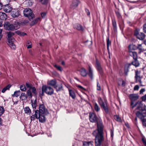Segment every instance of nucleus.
<instances>
[{
	"instance_id": "3c124183",
	"label": "nucleus",
	"mask_w": 146,
	"mask_h": 146,
	"mask_svg": "<svg viewBox=\"0 0 146 146\" xmlns=\"http://www.w3.org/2000/svg\"><path fill=\"white\" fill-rule=\"evenodd\" d=\"M142 120L143 125L145 127H146V119H143Z\"/></svg>"
},
{
	"instance_id": "e433bc0d",
	"label": "nucleus",
	"mask_w": 146,
	"mask_h": 146,
	"mask_svg": "<svg viewBox=\"0 0 146 146\" xmlns=\"http://www.w3.org/2000/svg\"><path fill=\"white\" fill-rule=\"evenodd\" d=\"M27 96L29 98H31L33 96V95L31 91L30 90H28L27 92Z\"/></svg>"
},
{
	"instance_id": "69168bd1",
	"label": "nucleus",
	"mask_w": 146,
	"mask_h": 146,
	"mask_svg": "<svg viewBox=\"0 0 146 146\" xmlns=\"http://www.w3.org/2000/svg\"><path fill=\"white\" fill-rule=\"evenodd\" d=\"M27 47L28 48H31L32 47V44H31L27 45Z\"/></svg>"
},
{
	"instance_id": "f03ea898",
	"label": "nucleus",
	"mask_w": 146,
	"mask_h": 146,
	"mask_svg": "<svg viewBox=\"0 0 146 146\" xmlns=\"http://www.w3.org/2000/svg\"><path fill=\"white\" fill-rule=\"evenodd\" d=\"M145 104H143L141 101H138L135 103L132 102L131 104V108L133 109L134 107H135L134 111V112L145 109Z\"/></svg>"
},
{
	"instance_id": "5701e85b",
	"label": "nucleus",
	"mask_w": 146,
	"mask_h": 146,
	"mask_svg": "<svg viewBox=\"0 0 146 146\" xmlns=\"http://www.w3.org/2000/svg\"><path fill=\"white\" fill-rule=\"evenodd\" d=\"M145 35L144 33H141L137 35V38L140 40H143L145 38Z\"/></svg>"
},
{
	"instance_id": "e2e57ef3",
	"label": "nucleus",
	"mask_w": 146,
	"mask_h": 146,
	"mask_svg": "<svg viewBox=\"0 0 146 146\" xmlns=\"http://www.w3.org/2000/svg\"><path fill=\"white\" fill-rule=\"evenodd\" d=\"M128 69H125L124 73H125V74L126 75H127V72H128Z\"/></svg>"
},
{
	"instance_id": "f704fd0d",
	"label": "nucleus",
	"mask_w": 146,
	"mask_h": 146,
	"mask_svg": "<svg viewBox=\"0 0 146 146\" xmlns=\"http://www.w3.org/2000/svg\"><path fill=\"white\" fill-rule=\"evenodd\" d=\"M41 20L40 18H37L34 20L31 23V25H33L36 24L37 22L38 21H40Z\"/></svg>"
},
{
	"instance_id": "bb28decb",
	"label": "nucleus",
	"mask_w": 146,
	"mask_h": 146,
	"mask_svg": "<svg viewBox=\"0 0 146 146\" xmlns=\"http://www.w3.org/2000/svg\"><path fill=\"white\" fill-rule=\"evenodd\" d=\"M20 98L22 100H26L27 98V95L24 93H22L20 96Z\"/></svg>"
},
{
	"instance_id": "603ef678",
	"label": "nucleus",
	"mask_w": 146,
	"mask_h": 146,
	"mask_svg": "<svg viewBox=\"0 0 146 146\" xmlns=\"http://www.w3.org/2000/svg\"><path fill=\"white\" fill-rule=\"evenodd\" d=\"M97 89L98 90H101L100 86L98 82H97Z\"/></svg>"
},
{
	"instance_id": "13d9d810",
	"label": "nucleus",
	"mask_w": 146,
	"mask_h": 146,
	"mask_svg": "<svg viewBox=\"0 0 146 146\" xmlns=\"http://www.w3.org/2000/svg\"><path fill=\"white\" fill-rule=\"evenodd\" d=\"M142 100L143 101L146 100V94L142 97Z\"/></svg>"
},
{
	"instance_id": "c03bdc74",
	"label": "nucleus",
	"mask_w": 146,
	"mask_h": 146,
	"mask_svg": "<svg viewBox=\"0 0 146 146\" xmlns=\"http://www.w3.org/2000/svg\"><path fill=\"white\" fill-rule=\"evenodd\" d=\"M140 72L136 70L135 72V78L140 77Z\"/></svg>"
},
{
	"instance_id": "8fccbe9b",
	"label": "nucleus",
	"mask_w": 146,
	"mask_h": 146,
	"mask_svg": "<svg viewBox=\"0 0 146 146\" xmlns=\"http://www.w3.org/2000/svg\"><path fill=\"white\" fill-rule=\"evenodd\" d=\"M26 86L28 88H29L30 89H31L32 88V85L29 84L28 82L26 83Z\"/></svg>"
},
{
	"instance_id": "6e6552de",
	"label": "nucleus",
	"mask_w": 146,
	"mask_h": 146,
	"mask_svg": "<svg viewBox=\"0 0 146 146\" xmlns=\"http://www.w3.org/2000/svg\"><path fill=\"white\" fill-rule=\"evenodd\" d=\"M4 27L6 30L9 31L16 30L19 28L18 27H15L13 24L9 22H7L5 23L4 25Z\"/></svg>"
},
{
	"instance_id": "393cba45",
	"label": "nucleus",
	"mask_w": 146,
	"mask_h": 146,
	"mask_svg": "<svg viewBox=\"0 0 146 146\" xmlns=\"http://www.w3.org/2000/svg\"><path fill=\"white\" fill-rule=\"evenodd\" d=\"M132 64L135 67H138L140 65V63L137 59H134V60L132 62Z\"/></svg>"
},
{
	"instance_id": "72a5a7b5",
	"label": "nucleus",
	"mask_w": 146,
	"mask_h": 146,
	"mask_svg": "<svg viewBox=\"0 0 146 146\" xmlns=\"http://www.w3.org/2000/svg\"><path fill=\"white\" fill-rule=\"evenodd\" d=\"M92 142L84 141L83 142V146H89L92 145Z\"/></svg>"
},
{
	"instance_id": "7ed1b4c3",
	"label": "nucleus",
	"mask_w": 146,
	"mask_h": 146,
	"mask_svg": "<svg viewBox=\"0 0 146 146\" xmlns=\"http://www.w3.org/2000/svg\"><path fill=\"white\" fill-rule=\"evenodd\" d=\"M31 121H34L36 119H38L40 122L43 123L45 121V118L43 116L40 115L38 110L35 111V113L30 117Z\"/></svg>"
},
{
	"instance_id": "aec40b11",
	"label": "nucleus",
	"mask_w": 146,
	"mask_h": 146,
	"mask_svg": "<svg viewBox=\"0 0 146 146\" xmlns=\"http://www.w3.org/2000/svg\"><path fill=\"white\" fill-rule=\"evenodd\" d=\"M54 88L56 89V91L57 92L61 91L63 90V86L62 85H58L55 86Z\"/></svg>"
},
{
	"instance_id": "2f4dec72",
	"label": "nucleus",
	"mask_w": 146,
	"mask_h": 146,
	"mask_svg": "<svg viewBox=\"0 0 146 146\" xmlns=\"http://www.w3.org/2000/svg\"><path fill=\"white\" fill-rule=\"evenodd\" d=\"M16 34L18 35L21 36H24L27 35L26 33L23 32H21L19 31H17L15 32Z\"/></svg>"
},
{
	"instance_id": "de8ad7c7",
	"label": "nucleus",
	"mask_w": 146,
	"mask_h": 146,
	"mask_svg": "<svg viewBox=\"0 0 146 146\" xmlns=\"http://www.w3.org/2000/svg\"><path fill=\"white\" fill-rule=\"evenodd\" d=\"M42 4H46L48 2V0H38Z\"/></svg>"
},
{
	"instance_id": "052dcab7",
	"label": "nucleus",
	"mask_w": 146,
	"mask_h": 146,
	"mask_svg": "<svg viewBox=\"0 0 146 146\" xmlns=\"http://www.w3.org/2000/svg\"><path fill=\"white\" fill-rule=\"evenodd\" d=\"M3 30H0V40L1 39L2 36V32Z\"/></svg>"
},
{
	"instance_id": "423d86ee",
	"label": "nucleus",
	"mask_w": 146,
	"mask_h": 146,
	"mask_svg": "<svg viewBox=\"0 0 146 146\" xmlns=\"http://www.w3.org/2000/svg\"><path fill=\"white\" fill-rule=\"evenodd\" d=\"M98 101L99 104L102 108L106 113L108 112V110L105 99L101 98L100 97H98Z\"/></svg>"
},
{
	"instance_id": "9d476101",
	"label": "nucleus",
	"mask_w": 146,
	"mask_h": 146,
	"mask_svg": "<svg viewBox=\"0 0 146 146\" xmlns=\"http://www.w3.org/2000/svg\"><path fill=\"white\" fill-rule=\"evenodd\" d=\"M96 67L97 70L101 75L102 74L103 71L102 68L101 66L100 62L97 59H96Z\"/></svg>"
},
{
	"instance_id": "c85d7f7f",
	"label": "nucleus",
	"mask_w": 146,
	"mask_h": 146,
	"mask_svg": "<svg viewBox=\"0 0 146 146\" xmlns=\"http://www.w3.org/2000/svg\"><path fill=\"white\" fill-rule=\"evenodd\" d=\"M25 113L28 115L30 114L31 113V111L29 107H27L24 108Z\"/></svg>"
},
{
	"instance_id": "f8f14e48",
	"label": "nucleus",
	"mask_w": 146,
	"mask_h": 146,
	"mask_svg": "<svg viewBox=\"0 0 146 146\" xmlns=\"http://www.w3.org/2000/svg\"><path fill=\"white\" fill-rule=\"evenodd\" d=\"M129 98L131 102L134 103V101L137 100L139 98L137 94H131L129 95Z\"/></svg>"
},
{
	"instance_id": "774afa93",
	"label": "nucleus",
	"mask_w": 146,
	"mask_h": 146,
	"mask_svg": "<svg viewBox=\"0 0 146 146\" xmlns=\"http://www.w3.org/2000/svg\"><path fill=\"white\" fill-rule=\"evenodd\" d=\"M125 82L123 80H122V85L123 86H125Z\"/></svg>"
},
{
	"instance_id": "4468645a",
	"label": "nucleus",
	"mask_w": 146,
	"mask_h": 146,
	"mask_svg": "<svg viewBox=\"0 0 146 146\" xmlns=\"http://www.w3.org/2000/svg\"><path fill=\"white\" fill-rule=\"evenodd\" d=\"M3 11L6 13H9L12 10V7L10 6V5L8 4L5 5L3 7Z\"/></svg>"
},
{
	"instance_id": "a18cd8bd",
	"label": "nucleus",
	"mask_w": 146,
	"mask_h": 146,
	"mask_svg": "<svg viewBox=\"0 0 146 146\" xmlns=\"http://www.w3.org/2000/svg\"><path fill=\"white\" fill-rule=\"evenodd\" d=\"M111 42L109 40V38H108L107 41V46L108 49L109 45L111 44Z\"/></svg>"
},
{
	"instance_id": "c756f323",
	"label": "nucleus",
	"mask_w": 146,
	"mask_h": 146,
	"mask_svg": "<svg viewBox=\"0 0 146 146\" xmlns=\"http://www.w3.org/2000/svg\"><path fill=\"white\" fill-rule=\"evenodd\" d=\"M130 51L132 50H135L137 49V46L135 45L131 44L129 45L128 47Z\"/></svg>"
},
{
	"instance_id": "0e129e2a",
	"label": "nucleus",
	"mask_w": 146,
	"mask_h": 146,
	"mask_svg": "<svg viewBox=\"0 0 146 146\" xmlns=\"http://www.w3.org/2000/svg\"><path fill=\"white\" fill-rule=\"evenodd\" d=\"M77 86V87H78V88L82 89V90H84V88L83 87H82V86H81L80 85H78Z\"/></svg>"
},
{
	"instance_id": "338daca9",
	"label": "nucleus",
	"mask_w": 146,
	"mask_h": 146,
	"mask_svg": "<svg viewBox=\"0 0 146 146\" xmlns=\"http://www.w3.org/2000/svg\"><path fill=\"white\" fill-rule=\"evenodd\" d=\"M142 141L145 145H146V141L143 138L142 139Z\"/></svg>"
},
{
	"instance_id": "4be33fe9",
	"label": "nucleus",
	"mask_w": 146,
	"mask_h": 146,
	"mask_svg": "<svg viewBox=\"0 0 146 146\" xmlns=\"http://www.w3.org/2000/svg\"><path fill=\"white\" fill-rule=\"evenodd\" d=\"M129 55L132 56L134 59H136L137 58V53L135 52L130 51Z\"/></svg>"
},
{
	"instance_id": "ddd939ff",
	"label": "nucleus",
	"mask_w": 146,
	"mask_h": 146,
	"mask_svg": "<svg viewBox=\"0 0 146 146\" xmlns=\"http://www.w3.org/2000/svg\"><path fill=\"white\" fill-rule=\"evenodd\" d=\"M79 3V1L78 0H74L72 1L70 7L71 9H74L78 6Z\"/></svg>"
},
{
	"instance_id": "0eeeda50",
	"label": "nucleus",
	"mask_w": 146,
	"mask_h": 146,
	"mask_svg": "<svg viewBox=\"0 0 146 146\" xmlns=\"http://www.w3.org/2000/svg\"><path fill=\"white\" fill-rule=\"evenodd\" d=\"M23 13L24 16L28 17L30 20L33 19L34 17L32 11L29 8L25 9L23 11Z\"/></svg>"
},
{
	"instance_id": "5fc2aeb1",
	"label": "nucleus",
	"mask_w": 146,
	"mask_h": 146,
	"mask_svg": "<svg viewBox=\"0 0 146 146\" xmlns=\"http://www.w3.org/2000/svg\"><path fill=\"white\" fill-rule=\"evenodd\" d=\"M139 88V87L138 85H136L135 86L134 88V90H138Z\"/></svg>"
},
{
	"instance_id": "680f3d73",
	"label": "nucleus",
	"mask_w": 146,
	"mask_h": 146,
	"mask_svg": "<svg viewBox=\"0 0 146 146\" xmlns=\"http://www.w3.org/2000/svg\"><path fill=\"white\" fill-rule=\"evenodd\" d=\"M86 11L88 15H90V13L88 9H86Z\"/></svg>"
},
{
	"instance_id": "a19ab883",
	"label": "nucleus",
	"mask_w": 146,
	"mask_h": 146,
	"mask_svg": "<svg viewBox=\"0 0 146 146\" xmlns=\"http://www.w3.org/2000/svg\"><path fill=\"white\" fill-rule=\"evenodd\" d=\"M20 90L22 91H25L27 89L25 85H22L20 86Z\"/></svg>"
},
{
	"instance_id": "6e6d98bb",
	"label": "nucleus",
	"mask_w": 146,
	"mask_h": 146,
	"mask_svg": "<svg viewBox=\"0 0 146 146\" xmlns=\"http://www.w3.org/2000/svg\"><path fill=\"white\" fill-rule=\"evenodd\" d=\"M145 91V88L141 89L139 91V93L140 94H143V93Z\"/></svg>"
},
{
	"instance_id": "4c0bfd02",
	"label": "nucleus",
	"mask_w": 146,
	"mask_h": 146,
	"mask_svg": "<svg viewBox=\"0 0 146 146\" xmlns=\"http://www.w3.org/2000/svg\"><path fill=\"white\" fill-rule=\"evenodd\" d=\"M114 118L118 122H121V117L117 115L114 116Z\"/></svg>"
},
{
	"instance_id": "412c9836",
	"label": "nucleus",
	"mask_w": 146,
	"mask_h": 146,
	"mask_svg": "<svg viewBox=\"0 0 146 146\" xmlns=\"http://www.w3.org/2000/svg\"><path fill=\"white\" fill-rule=\"evenodd\" d=\"M14 40H12L11 41L9 40V41H8V44L11 48L13 49H15L16 48V46L13 42Z\"/></svg>"
},
{
	"instance_id": "cd10ccee",
	"label": "nucleus",
	"mask_w": 146,
	"mask_h": 146,
	"mask_svg": "<svg viewBox=\"0 0 146 146\" xmlns=\"http://www.w3.org/2000/svg\"><path fill=\"white\" fill-rule=\"evenodd\" d=\"M70 95L73 99H75L76 97L75 93L74 91L68 89Z\"/></svg>"
},
{
	"instance_id": "a211bd4d",
	"label": "nucleus",
	"mask_w": 146,
	"mask_h": 146,
	"mask_svg": "<svg viewBox=\"0 0 146 146\" xmlns=\"http://www.w3.org/2000/svg\"><path fill=\"white\" fill-rule=\"evenodd\" d=\"M74 28L78 30L83 31V28L80 25L77 23L73 25Z\"/></svg>"
},
{
	"instance_id": "37998d69",
	"label": "nucleus",
	"mask_w": 146,
	"mask_h": 146,
	"mask_svg": "<svg viewBox=\"0 0 146 146\" xmlns=\"http://www.w3.org/2000/svg\"><path fill=\"white\" fill-rule=\"evenodd\" d=\"M4 109L3 106H0V116L1 115L4 113Z\"/></svg>"
},
{
	"instance_id": "f257e3e1",
	"label": "nucleus",
	"mask_w": 146,
	"mask_h": 146,
	"mask_svg": "<svg viewBox=\"0 0 146 146\" xmlns=\"http://www.w3.org/2000/svg\"><path fill=\"white\" fill-rule=\"evenodd\" d=\"M89 119L90 122L97 123L98 129L94 131L93 133V134L95 137L96 146H100L103 141L104 137L103 135V129L102 127H99L98 121H99L101 124H102V121L101 119L98 118L95 114L92 113H90Z\"/></svg>"
},
{
	"instance_id": "f3484780",
	"label": "nucleus",
	"mask_w": 146,
	"mask_h": 146,
	"mask_svg": "<svg viewBox=\"0 0 146 146\" xmlns=\"http://www.w3.org/2000/svg\"><path fill=\"white\" fill-rule=\"evenodd\" d=\"M7 36L8 37V41L9 40H14L12 39V36L15 34V33L11 31L8 32L7 33Z\"/></svg>"
},
{
	"instance_id": "a878e982",
	"label": "nucleus",
	"mask_w": 146,
	"mask_h": 146,
	"mask_svg": "<svg viewBox=\"0 0 146 146\" xmlns=\"http://www.w3.org/2000/svg\"><path fill=\"white\" fill-rule=\"evenodd\" d=\"M31 102L33 108L36 109L37 105L36 100L35 99V100H31Z\"/></svg>"
},
{
	"instance_id": "2eb2a0df",
	"label": "nucleus",
	"mask_w": 146,
	"mask_h": 146,
	"mask_svg": "<svg viewBox=\"0 0 146 146\" xmlns=\"http://www.w3.org/2000/svg\"><path fill=\"white\" fill-rule=\"evenodd\" d=\"M88 74L91 79L93 80L94 77L93 71L92 68L90 66H89L88 72Z\"/></svg>"
},
{
	"instance_id": "09e8293b",
	"label": "nucleus",
	"mask_w": 146,
	"mask_h": 146,
	"mask_svg": "<svg viewBox=\"0 0 146 146\" xmlns=\"http://www.w3.org/2000/svg\"><path fill=\"white\" fill-rule=\"evenodd\" d=\"M31 89H32V92L35 94V95L36 94V89L35 87H33Z\"/></svg>"
},
{
	"instance_id": "ea45409f",
	"label": "nucleus",
	"mask_w": 146,
	"mask_h": 146,
	"mask_svg": "<svg viewBox=\"0 0 146 146\" xmlns=\"http://www.w3.org/2000/svg\"><path fill=\"white\" fill-rule=\"evenodd\" d=\"M137 49H138L139 52L140 53L143 51L141 44H138L137 46Z\"/></svg>"
},
{
	"instance_id": "20e7f679",
	"label": "nucleus",
	"mask_w": 146,
	"mask_h": 146,
	"mask_svg": "<svg viewBox=\"0 0 146 146\" xmlns=\"http://www.w3.org/2000/svg\"><path fill=\"white\" fill-rule=\"evenodd\" d=\"M39 110H38L40 115L45 117V115L48 114L47 109L46 108L44 104H41L39 105Z\"/></svg>"
},
{
	"instance_id": "bf43d9fd",
	"label": "nucleus",
	"mask_w": 146,
	"mask_h": 146,
	"mask_svg": "<svg viewBox=\"0 0 146 146\" xmlns=\"http://www.w3.org/2000/svg\"><path fill=\"white\" fill-rule=\"evenodd\" d=\"M116 14L117 17L119 18H121V15L120 13L118 12H116Z\"/></svg>"
},
{
	"instance_id": "39448f33",
	"label": "nucleus",
	"mask_w": 146,
	"mask_h": 146,
	"mask_svg": "<svg viewBox=\"0 0 146 146\" xmlns=\"http://www.w3.org/2000/svg\"><path fill=\"white\" fill-rule=\"evenodd\" d=\"M42 95L45 92L48 95H51L54 93L53 89L49 86H47L46 85L42 86Z\"/></svg>"
},
{
	"instance_id": "473e14b6",
	"label": "nucleus",
	"mask_w": 146,
	"mask_h": 146,
	"mask_svg": "<svg viewBox=\"0 0 146 146\" xmlns=\"http://www.w3.org/2000/svg\"><path fill=\"white\" fill-rule=\"evenodd\" d=\"M11 87V85L10 84L8 85L2 89L1 92L4 93L7 90H9Z\"/></svg>"
},
{
	"instance_id": "b1692460",
	"label": "nucleus",
	"mask_w": 146,
	"mask_h": 146,
	"mask_svg": "<svg viewBox=\"0 0 146 146\" xmlns=\"http://www.w3.org/2000/svg\"><path fill=\"white\" fill-rule=\"evenodd\" d=\"M48 85L52 86H55L56 84V82L55 80H52L48 82Z\"/></svg>"
},
{
	"instance_id": "7c9ffc66",
	"label": "nucleus",
	"mask_w": 146,
	"mask_h": 146,
	"mask_svg": "<svg viewBox=\"0 0 146 146\" xmlns=\"http://www.w3.org/2000/svg\"><path fill=\"white\" fill-rule=\"evenodd\" d=\"M136 80V82L139 83L140 86H143V85L142 84V82L141 81L140 77L135 78Z\"/></svg>"
},
{
	"instance_id": "1a4fd4ad",
	"label": "nucleus",
	"mask_w": 146,
	"mask_h": 146,
	"mask_svg": "<svg viewBox=\"0 0 146 146\" xmlns=\"http://www.w3.org/2000/svg\"><path fill=\"white\" fill-rule=\"evenodd\" d=\"M135 114L137 117L142 120L144 117H146V109L137 111L135 112Z\"/></svg>"
},
{
	"instance_id": "864d4df0",
	"label": "nucleus",
	"mask_w": 146,
	"mask_h": 146,
	"mask_svg": "<svg viewBox=\"0 0 146 146\" xmlns=\"http://www.w3.org/2000/svg\"><path fill=\"white\" fill-rule=\"evenodd\" d=\"M143 30L144 33H146V23L144 24L143 26Z\"/></svg>"
},
{
	"instance_id": "9b49d317",
	"label": "nucleus",
	"mask_w": 146,
	"mask_h": 146,
	"mask_svg": "<svg viewBox=\"0 0 146 146\" xmlns=\"http://www.w3.org/2000/svg\"><path fill=\"white\" fill-rule=\"evenodd\" d=\"M20 15V11L17 9H14L13 10L11 15L14 18L19 16Z\"/></svg>"
},
{
	"instance_id": "49530a36",
	"label": "nucleus",
	"mask_w": 146,
	"mask_h": 146,
	"mask_svg": "<svg viewBox=\"0 0 146 146\" xmlns=\"http://www.w3.org/2000/svg\"><path fill=\"white\" fill-rule=\"evenodd\" d=\"M54 66L58 70L60 71H62V69L60 66H58L56 64H55Z\"/></svg>"
},
{
	"instance_id": "4d7b16f0",
	"label": "nucleus",
	"mask_w": 146,
	"mask_h": 146,
	"mask_svg": "<svg viewBox=\"0 0 146 146\" xmlns=\"http://www.w3.org/2000/svg\"><path fill=\"white\" fill-rule=\"evenodd\" d=\"M46 13L45 12H43L41 13V16L42 18H44L45 16Z\"/></svg>"
},
{
	"instance_id": "c9c22d12",
	"label": "nucleus",
	"mask_w": 146,
	"mask_h": 146,
	"mask_svg": "<svg viewBox=\"0 0 146 146\" xmlns=\"http://www.w3.org/2000/svg\"><path fill=\"white\" fill-rule=\"evenodd\" d=\"M112 24L113 26L114 30L115 31L117 30V24L115 20H112Z\"/></svg>"
},
{
	"instance_id": "79ce46f5",
	"label": "nucleus",
	"mask_w": 146,
	"mask_h": 146,
	"mask_svg": "<svg viewBox=\"0 0 146 146\" xmlns=\"http://www.w3.org/2000/svg\"><path fill=\"white\" fill-rule=\"evenodd\" d=\"M94 109L95 110L97 111H99L100 110V108L99 106H98L97 104L95 103L94 104Z\"/></svg>"
},
{
	"instance_id": "dca6fc26",
	"label": "nucleus",
	"mask_w": 146,
	"mask_h": 146,
	"mask_svg": "<svg viewBox=\"0 0 146 146\" xmlns=\"http://www.w3.org/2000/svg\"><path fill=\"white\" fill-rule=\"evenodd\" d=\"M79 71L81 75L83 77H85L87 76V73L86 70L84 68H82Z\"/></svg>"
},
{
	"instance_id": "6ab92c4d",
	"label": "nucleus",
	"mask_w": 146,
	"mask_h": 146,
	"mask_svg": "<svg viewBox=\"0 0 146 146\" xmlns=\"http://www.w3.org/2000/svg\"><path fill=\"white\" fill-rule=\"evenodd\" d=\"M7 19V15L3 12H0V19L1 20H5Z\"/></svg>"
},
{
	"instance_id": "58836bf2",
	"label": "nucleus",
	"mask_w": 146,
	"mask_h": 146,
	"mask_svg": "<svg viewBox=\"0 0 146 146\" xmlns=\"http://www.w3.org/2000/svg\"><path fill=\"white\" fill-rule=\"evenodd\" d=\"M21 92L20 90L16 91L14 92L13 95V96L18 97L20 94Z\"/></svg>"
}]
</instances>
